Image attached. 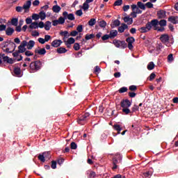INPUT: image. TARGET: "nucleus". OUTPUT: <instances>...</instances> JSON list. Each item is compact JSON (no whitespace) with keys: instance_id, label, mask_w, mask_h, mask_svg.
<instances>
[{"instance_id":"1","label":"nucleus","mask_w":178,"mask_h":178,"mask_svg":"<svg viewBox=\"0 0 178 178\" xmlns=\"http://www.w3.org/2000/svg\"><path fill=\"white\" fill-rule=\"evenodd\" d=\"M160 40L164 45H166V47H171L172 44L175 42V40H173V38L169 37V35L165 33L160 36Z\"/></svg>"},{"instance_id":"2","label":"nucleus","mask_w":178,"mask_h":178,"mask_svg":"<svg viewBox=\"0 0 178 178\" xmlns=\"http://www.w3.org/2000/svg\"><path fill=\"white\" fill-rule=\"evenodd\" d=\"M29 68L34 72H38L42 68V62L40 60L31 62L29 65Z\"/></svg>"},{"instance_id":"3","label":"nucleus","mask_w":178,"mask_h":178,"mask_svg":"<svg viewBox=\"0 0 178 178\" xmlns=\"http://www.w3.org/2000/svg\"><path fill=\"white\" fill-rule=\"evenodd\" d=\"M113 44L116 47V48H120L121 49H124L125 48H127V43L124 40H119L115 39L113 41Z\"/></svg>"},{"instance_id":"4","label":"nucleus","mask_w":178,"mask_h":178,"mask_svg":"<svg viewBox=\"0 0 178 178\" xmlns=\"http://www.w3.org/2000/svg\"><path fill=\"white\" fill-rule=\"evenodd\" d=\"M121 108H130L131 106V102L128 99H122L120 102Z\"/></svg>"},{"instance_id":"5","label":"nucleus","mask_w":178,"mask_h":178,"mask_svg":"<svg viewBox=\"0 0 178 178\" xmlns=\"http://www.w3.org/2000/svg\"><path fill=\"white\" fill-rule=\"evenodd\" d=\"M147 24L150 26V30L152 29V27L154 28V30H158V19H152L151 22H148Z\"/></svg>"},{"instance_id":"6","label":"nucleus","mask_w":178,"mask_h":178,"mask_svg":"<svg viewBox=\"0 0 178 178\" xmlns=\"http://www.w3.org/2000/svg\"><path fill=\"white\" fill-rule=\"evenodd\" d=\"M63 17H65V20L68 19V20H71L73 21L76 19V17H74V14L73 13H67V11H64L63 13Z\"/></svg>"},{"instance_id":"7","label":"nucleus","mask_w":178,"mask_h":178,"mask_svg":"<svg viewBox=\"0 0 178 178\" xmlns=\"http://www.w3.org/2000/svg\"><path fill=\"white\" fill-rule=\"evenodd\" d=\"M127 42L128 43L129 49L131 50L134 47L133 46V43L136 41L134 37H129L126 39Z\"/></svg>"},{"instance_id":"8","label":"nucleus","mask_w":178,"mask_h":178,"mask_svg":"<svg viewBox=\"0 0 178 178\" xmlns=\"http://www.w3.org/2000/svg\"><path fill=\"white\" fill-rule=\"evenodd\" d=\"M31 6V1H27L24 5L23 8L24 10V13H27L30 10V7Z\"/></svg>"},{"instance_id":"9","label":"nucleus","mask_w":178,"mask_h":178,"mask_svg":"<svg viewBox=\"0 0 178 178\" xmlns=\"http://www.w3.org/2000/svg\"><path fill=\"white\" fill-rule=\"evenodd\" d=\"M150 30L151 26L148 24H146L145 26H143L140 29H139V31L140 33H148V31H150Z\"/></svg>"},{"instance_id":"10","label":"nucleus","mask_w":178,"mask_h":178,"mask_svg":"<svg viewBox=\"0 0 178 178\" xmlns=\"http://www.w3.org/2000/svg\"><path fill=\"white\" fill-rule=\"evenodd\" d=\"M129 26L124 23L121 24V26L118 27V33H124V30H127Z\"/></svg>"},{"instance_id":"11","label":"nucleus","mask_w":178,"mask_h":178,"mask_svg":"<svg viewBox=\"0 0 178 178\" xmlns=\"http://www.w3.org/2000/svg\"><path fill=\"white\" fill-rule=\"evenodd\" d=\"M157 16L159 19H165L166 17V11L163 10L157 11Z\"/></svg>"},{"instance_id":"12","label":"nucleus","mask_w":178,"mask_h":178,"mask_svg":"<svg viewBox=\"0 0 178 178\" xmlns=\"http://www.w3.org/2000/svg\"><path fill=\"white\" fill-rule=\"evenodd\" d=\"M61 44H62L61 40H54L51 42V47H54V48H58V47H60Z\"/></svg>"},{"instance_id":"13","label":"nucleus","mask_w":178,"mask_h":178,"mask_svg":"<svg viewBox=\"0 0 178 178\" xmlns=\"http://www.w3.org/2000/svg\"><path fill=\"white\" fill-rule=\"evenodd\" d=\"M131 8L132 9V11H134L136 9V10L135 11L136 15H141V13H143V10H140V8H138L137 5H136V4H132L131 6Z\"/></svg>"},{"instance_id":"14","label":"nucleus","mask_w":178,"mask_h":178,"mask_svg":"<svg viewBox=\"0 0 178 178\" xmlns=\"http://www.w3.org/2000/svg\"><path fill=\"white\" fill-rule=\"evenodd\" d=\"M35 54H38V55H45L47 54V50H45V48H42L40 49H35Z\"/></svg>"},{"instance_id":"15","label":"nucleus","mask_w":178,"mask_h":178,"mask_svg":"<svg viewBox=\"0 0 178 178\" xmlns=\"http://www.w3.org/2000/svg\"><path fill=\"white\" fill-rule=\"evenodd\" d=\"M123 20H124V23H127V24L129 26H130V24H133V18L132 17L127 16L123 18Z\"/></svg>"},{"instance_id":"16","label":"nucleus","mask_w":178,"mask_h":178,"mask_svg":"<svg viewBox=\"0 0 178 178\" xmlns=\"http://www.w3.org/2000/svg\"><path fill=\"white\" fill-rule=\"evenodd\" d=\"M178 17L175 16H170L168 17V22H170V23H172V24H177L178 20L176 19Z\"/></svg>"},{"instance_id":"17","label":"nucleus","mask_w":178,"mask_h":178,"mask_svg":"<svg viewBox=\"0 0 178 178\" xmlns=\"http://www.w3.org/2000/svg\"><path fill=\"white\" fill-rule=\"evenodd\" d=\"M14 74L17 77H22V70L19 67L14 68Z\"/></svg>"},{"instance_id":"18","label":"nucleus","mask_w":178,"mask_h":178,"mask_svg":"<svg viewBox=\"0 0 178 178\" xmlns=\"http://www.w3.org/2000/svg\"><path fill=\"white\" fill-rule=\"evenodd\" d=\"M118 163H119V160H118V159H116V157H113V168L112 170H115V169H118Z\"/></svg>"},{"instance_id":"19","label":"nucleus","mask_w":178,"mask_h":178,"mask_svg":"<svg viewBox=\"0 0 178 178\" xmlns=\"http://www.w3.org/2000/svg\"><path fill=\"white\" fill-rule=\"evenodd\" d=\"M86 120H88L87 118H86L85 115H83L78 119L77 122L79 124H84V122Z\"/></svg>"},{"instance_id":"20","label":"nucleus","mask_w":178,"mask_h":178,"mask_svg":"<svg viewBox=\"0 0 178 178\" xmlns=\"http://www.w3.org/2000/svg\"><path fill=\"white\" fill-rule=\"evenodd\" d=\"M13 33H15V29L13 28L8 27L6 30V35L10 36L12 34H13Z\"/></svg>"},{"instance_id":"21","label":"nucleus","mask_w":178,"mask_h":178,"mask_svg":"<svg viewBox=\"0 0 178 178\" xmlns=\"http://www.w3.org/2000/svg\"><path fill=\"white\" fill-rule=\"evenodd\" d=\"M57 54H66L67 52V49L63 47H58L56 49Z\"/></svg>"},{"instance_id":"22","label":"nucleus","mask_w":178,"mask_h":178,"mask_svg":"<svg viewBox=\"0 0 178 178\" xmlns=\"http://www.w3.org/2000/svg\"><path fill=\"white\" fill-rule=\"evenodd\" d=\"M34 45H35V42H34V40H29L26 44L27 49H33Z\"/></svg>"},{"instance_id":"23","label":"nucleus","mask_w":178,"mask_h":178,"mask_svg":"<svg viewBox=\"0 0 178 178\" xmlns=\"http://www.w3.org/2000/svg\"><path fill=\"white\" fill-rule=\"evenodd\" d=\"M110 38H115V37L118 36V31L116 30H111L110 33L108 34Z\"/></svg>"},{"instance_id":"24","label":"nucleus","mask_w":178,"mask_h":178,"mask_svg":"<svg viewBox=\"0 0 178 178\" xmlns=\"http://www.w3.org/2000/svg\"><path fill=\"white\" fill-rule=\"evenodd\" d=\"M15 49H16V45H15V47L12 51H10V49H9L8 47H6V49H2L3 52H6V54H13V52H15Z\"/></svg>"},{"instance_id":"25","label":"nucleus","mask_w":178,"mask_h":178,"mask_svg":"<svg viewBox=\"0 0 178 178\" xmlns=\"http://www.w3.org/2000/svg\"><path fill=\"white\" fill-rule=\"evenodd\" d=\"M62 8L58 5H55L52 7V10L54 13H59Z\"/></svg>"},{"instance_id":"26","label":"nucleus","mask_w":178,"mask_h":178,"mask_svg":"<svg viewBox=\"0 0 178 178\" xmlns=\"http://www.w3.org/2000/svg\"><path fill=\"white\" fill-rule=\"evenodd\" d=\"M51 24L52 23L49 21L45 22L44 29L46 30V31H49V30H51Z\"/></svg>"},{"instance_id":"27","label":"nucleus","mask_w":178,"mask_h":178,"mask_svg":"<svg viewBox=\"0 0 178 178\" xmlns=\"http://www.w3.org/2000/svg\"><path fill=\"white\" fill-rule=\"evenodd\" d=\"M46 17H47V14H45V12H44V10L40 11L39 13V19H40V20H45Z\"/></svg>"},{"instance_id":"28","label":"nucleus","mask_w":178,"mask_h":178,"mask_svg":"<svg viewBox=\"0 0 178 178\" xmlns=\"http://www.w3.org/2000/svg\"><path fill=\"white\" fill-rule=\"evenodd\" d=\"M43 155L44 156L46 161H49V159H51V152H43Z\"/></svg>"},{"instance_id":"29","label":"nucleus","mask_w":178,"mask_h":178,"mask_svg":"<svg viewBox=\"0 0 178 178\" xmlns=\"http://www.w3.org/2000/svg\"><path fill=\"white\" fill-rule=\"evenodd\" d=\"M114 130H116L118 131V134H120V131H122V127H120V125L116 124L113 125Z\"/></svg>"},{"instance_id":"30","label":"nucleus","mask_w":178,"mask_h":178,"mask_svg":"<svg viewBox=\"0 0 178 178\" xmlns=\"http://www.w3.org/2000/svg\"><path fill=\"white\" fill-rule=\"evenodd\" d=\"M29 29H31L32 30L38 29V22H32L29 26Z\"/></svg>"},{"instance_id":"31","label":"nucleus","mask_w":178,"mask_h":178,"mask_svg":"<svg viewBox=\"0 0 178 178\" xmlns=\"http://www.w3.org/2000/svg\"><path fill=\"white\" fill-rule=\"evenodd\" d=\"M137 6L139 9H142V10H145V5H144V3H143V2L138 1L137 3Z\"/></svg>"},{"instance_id":"32","label":"nucleus","mask_w":178,"mask_h":178,"mask_svg":"<svg viewBox=\"0 0 178 178\" xmlns=\"http://www.w3.org/2000/svg\"><path fill=\"white\" fill-rule=\"evenodd\" d=\"M154 69H155V64L152 61L147 65V70H154Z\"/></svg>"},{"instance_id":"33","label":"nucleus","mask_w":178,"mask_h":178,"mask_svg":"<svg viewBox=\"0 0 178 178\" xmlns=\"http://www.w3.org/2000/svg\"><path fill=\"white\" fill-rule=\"evenodd\" d=\"M88 2H87L86 1L83 3V6H82V9L83 10H88V9L90 8V5H88Z\"/></svg>"},{"instance_id":"34","label":"nucleus","mask_w":178,"mask_h":178,"mask_svg":"<svg viewBox=\"0 0 178 178\" xmlns=\"http://www.w3.org/2000/svg\"><path fill=\"white\" fill-rule=\"evenodd\" d=\"M99 26L102 29H105V27H106V22H105V20H102L99 22Z\"/></svg>"},{"instance_id":"35","label":"nucleus","mask_w":178,"mask_h":178,"mask_svg":"<svg viewBox=\"0 0 178 178\" xmlns=\"http://www.w3.org/2000/svg\"><path fill=\"white\" fill-rule=\"evenodd\" d=\"M95 23H97V20L95 18H92L88 22V26H95Z\"/></svg>"},{"instance_id":"36","label":"nucleus","mask_w":178,"mask_h":178,"mask_svg":"<svg viewBox=\"0 0 178 178\" xmlns=\"http://www.w3.org/2000/svg\"><path fill=\"white\" fill-rule=\"evenodd\" d=\"M38 159H39V161L40 162H43V163L45 162V161H47L43 153H42V154H39L38 156Z\"/></svg>"},{"instance_id":"37","label":"nucleus","mask_w":178,"mask_h":178,"mask_svg":"<svg viewBox=\"0 0 178 178\" xmlns=\"http://www.w3.org/2000/svg\"><path fill=\"white\" fill-rule=\"evenodd\" d=\"M95 37V35H94V33L86 34V37H85V40H86V41H88V40H91L92 38H94Z\"/></svg>"},{"instance_id":"38","label":"nucleus","mask_w":178,"mask_h":178,"mask_svg":"<svg viewBox=\"0 0 178 178\" xmlns=\"http://www.w3.org/2000/svg\"><path fill=\"white\" fill-rule=\"evenodd\" d=\"M17 23H19V19H17V18H13L11 19V24L13 26H17Z\"/></svg>"},{"instance_id":"39","label":"nucleus","mask_w":178,"mask_h":178,"mask_svg":"<svg viewBox=\"0 0 178 178\" xmlns=\"http://www.w3.org/2000/svg\"><path fill=\"white\" fill-rule=\"evenodd\" d=\"M123 3V0H117L113 3V6H122Z\"/></svg>"},{"instance_id":"40","label":"nucleus","mask_w":178,"mask_h":178,"mask_svg":"<svg viewBox=\"0 0 178 178\" xmlns=\"http://www.w3.org/2000/svg\"><path fill=\"white\" fill-rule=\"evenodd\" d=\"M60 35L67 38V37H70V35H69V32L67 31H60Z\"/></svg>"},{"instance_id":"41","label":"nucleus","mask_w":178,"mask_h":178,"mask_svg":"<svg viewBox=\"0 0 178 178\" xmlns=\"http://www.w3.org/2000/svg\"><path fill=\"white\" fill-rule=\"evenodd\" d=\"M122 112H123V113H124L125 115H129V113H131V111H130V109L129 108V107L122 108Z\"/></svg>"},{"instance_id":"42","label":"nucleus","mask_w":178,"mask_h":178,"mask_svg":"<svg viewBox=\"0 0 178 178\" xmlns=\"http://www.w3.org/2000/svg\"><path fill=\"white\" fill-rule=\"evenodd\" d=\"M76 40L73 38H70L66 43L69 44V45H72V44H74Z\"/></svg>"},{"instance_id":"43","label":"nucleus","mask_w":178,"mask_h":178,"mask_svg":"<svg viewBox=\"0 0 178 178\" xmlns=\"http://www.w3.org/2000/svg\"><path fill=\"white\" fill-rule=\"evenodd\" d=\"M66 18L65 17H60L58 19L59 24H64Z\"/></svg>"},{"instance_id":"44","label":"nucleus","mask_w":178,"mask_h":178,"mask_svg":"<svg viewBox=\"0 0 178 178\" xmlns=\"http://www.w3.org/2000/svg\"><path fill=\"white\" fill-rule=\"evenodd\" d=\"M159 24L161 27H165V26H166V20L165 19L160 20V22H159Z\"/></svg>"},{"instance_id":"45","label":"nucleus","mask_w":178,"mask_h":178,"mask_svg":"<svg viewBox=\"0 0 178 178\" xmlns=\"http://www.w3.org/2000/svg\"><path fill=\"white\" fill-rule=\"evenodd\" d=\"M127 87H122L119 89L118 92L120 94H123V92H127Z\"/></svg>"},{"instance_id":"46","label":"nucleus","mask_w":178,"mask_h":178,"mask_svg":"<svg viewBox=\"0 0 178 178\" xmlns=\"http://www.w3.org/2000/svg\"><path fill=\"white\" fill-rule=\"evenodd\" d=\"M88 178H94L97 175L95 172H93V171H90L89 174L88 173Z\"/></svg>"},{"instance_id":"47","label":"nucleus","mask_w":178,"mask_h":178,"mask_svg":"<svg viewBox=\"0 0 178 178\" xmlns=\"http://www.w3.org/2000/svg\"><path fill=\"white\" fill-rule=\"evenodd\" d=\"M19 47V48H24V47L26 48V47H27V41L26 40L22 41Z\"/></svg>"},{"instance_id":"48","label":"nucleus","mask_w":178,"mask_h":178,"mask_svg":"<svg viewBox=\"0 0 178 178\" xmlns=\"http://www.w3.org/2000/svg\"><path fill=\"white\" fill-rule=\"evenodd\" d=\"M145 6H147V8H148V9H151L152 8H154V4H152V2H147L145 3Z\"/></svg>"},{"instance_id":"49","label":"nucleus","mask_w":178,"mask_h":178,"mask_svg":"<svg viewBox=\"0 0 178 178\" xmlns=\"http://www.w3.org/2000/svg\"><path fill=\"white\" fill-rule=\"evenodd\" d=\"M70 147H71V149H77V144H76V143L74 142H72L70 144Z\"/></svg>"},{"instance_id":"50","label":"nucleus","mask_w":178,"mask_h":178,"mask_svg":"<svg viewBox=\"0 0 178 178\" xmlns=\"http://www.w3.org/2000/svg\"><path fill=\"white\" fill-rule=\"evenodd\" d=\"M155 77H156V74H155V73L152 72L149 76V81H152V80H154V79H155Z\"/></svg>"},{"instance_id":"51","label":"nucleus","mask_w":178,"mask_h":178,"mask_svg":"<svg viewBox=\"0 0 178 178\" xmlns=\"http://www.w3.org/2000/svg\"><path fill=\"white\" fill-rule=\"evenodd\" d=\"M26 47H18V52H20V54H24V52H26Z\"/></svg>"},{"instance_id":"52","label":"nucleus","mask_w":178,"mask_h":178,"mask_svg":"<svg viewBox=\"0 0 178 178\" xmlns=\"http://www.w3.org/2000/svg\"><path fill=\"white\" fill-rule=\"evenodd\" d=\"M32 19L33 20H38V19H40V15L38 14H33L32 15Z\"/></svg>"},{"instance_id":"53","label":"nucleus","mask_w":178,"mask_h":178,"mask_svg":"<svg viewBox=\"0 0 178 178\" xmlns=\"http://www.w3.org/2000/svg\"><path fill=\"white\" fill-rule=\"evenodd\" d=\"M109 38H110L109 35H108V34H106L102 37V41H106V40H109Z\"/></svg>"},{"instance_id":"54","label":"nucleus","mask_w":178,"mask_h":178,"mask_svg":"<svg viewBox=\"0 0 178 178\" xmlns=\"http://www.w3.org/2000/svg\"><path fill=\"white\" fill-rule=\"evenodd\" d=\"M23 9H24V8L22 6H17L15 8V10L16 12H18V13H21V12H23Z\"/></svg>"},{"instance_id":"55","label":"nucleus","mask_w":178,"mask_h":178,"mask_svg":"<svg viewBox=\"0 0 178 178\" xmlns=\"http://www.w3.org/2000/svg\"><path fill=\"white\" fill-rule=\"evenodd\" d=\"M113 24L115 27H119V26H120V21L119 19H115L113 22Z\"/></svg>"},{"instance_id":"56","label":"nucleus","mask_w":178,"mask_h":178,"mask_svg":"<svg viewBox=\"0 0 178 178\" xmlns=\"http://www.w3.org/2000/svg\"><path fill=\"white\" fill-rule=\"evenodd\" d=\"M64 162H65V159H63V158H60L57 159V163L60 165H60H63Z\"/></svg>"},{"instance_id":"57","label":"nucleus","mask_w":178,"mask_h":178,"mask_svg":"<svg viewBox=\"0 0 178 178\" xmlns=\"http://www.w3.org/2000/svg\"><path fill=\"white\" fill-rule=\"evenodd\" d=\"M138 106H137V105H134V106L132 107V111H131V113H133L134 112H137V111H138Z\"/></svg>"},{"instance_id":"58","label":"nucleus","mask_w":178,"mask_h":178,"mask_svg":"<svg viewBox=\"0 0 178 178\" xmlns=\"http://www.w3.org/2000/svg\"><path fill=\"white\" fill-rule=\"evenodd\" d=\"M129 88L130 91L137 90V86H134V85L130 86Z\"/></svg>"},{"instance_id":"59","label":"nucleus","mask_w":178,"mask_h":178,"mask_svg":"<svg viewBox=\"0 0 178 178\" xmlns=\"http://www.w3.org/2000/svg\"><path fill=\"white\" fill-rule=\"evenodd\" d=\"M76 30H77L78 33H82L83 32V25H79L76 27Z\"/></svg>"},{"instance_id":"60","label":"nucleus","mask_w":178,"mask_h":178,"mask_svg":"<svg viewBox=\"0 0 178 178\" xmlns=\"http://www.w3.org/2000/svg\"><path fill=\"white\" fill-rule=\"evenodd\" d=\"M74 49L75 51H79V49H80V44L79 43H75L74 44Z\"/></svg>"},{"instance_id":"61","label":"nucleus","mask_w":178,"mask_h":178,"mask_svg":"<svg viewBox=\"0 0 178 178\" xmlns=\"http://www.w3.org/2000/svg\"><path fill=\"white\" fill-rule=\"evenodd\" d=\"M75 15H76V16H83V10H81V9L76 10Z\"/></svg>"},{"instance_id":"62","label":"nucleus","mask_w":178,"mask_h":178,"mask_svg":"<svg viewBox=\"0 0 178 178\" xmlns=\"http://www.w3.org/2000/svg\"><path fill=\"white\" fill-rule=\"evenodd\" d=\"M51 169H56V161H51Z\"/></svg>"},{"instance_id":"63","label":"nucleus","mask_w":178,"mask_h":178,"mask_svg":"<svg viewBox=\"0 0 178 178\" xmlns=\"http://www.w3.org/2000/svg\"><path fill=\"white\" fill-rule=\"evenodd\" d=\"M25 55H26V56H33V55H34V53H33L30 51H26Z\"/></svg>"},{"instance_id":"64","label":"nucleus","mask_w":178,"mask_h":178,"mask_svg":"<svg viewBox=\"0 0 178 178\" xmlns=\"http://www.w3.org/2000/svg\"><path fill=\"white\" fill-rule=\"evenodd\" d=\"M1 45H2V49H5V48H8L9 44L6 41H5V42H2Z\"/></svg>"}]
</instances>
